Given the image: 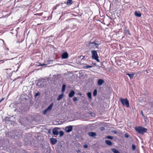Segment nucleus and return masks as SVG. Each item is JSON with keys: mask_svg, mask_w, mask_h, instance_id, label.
Returning <instances> with one entry per match:
<instances>
[{"mask_svg": "<svg viewBox=\"0 0 153 153\" xmlns=\"http://www.w3.org/2000/svg\"><path fill=\"white\" fill-rule=\"evenodd\" d=\"M100 44L96 40L93 41V39H91L86 44V46L89 49H94L98 48V46Z\"/></svg>", "mask_w": 153, "mask_h": 153, "instance_id": "1", "label": "nucleus"}, {"mask_svg": "<svg viewBox=\"0 0 153 153\" xmlns=\"http://www.w3.org/2000/svg\"><path fill=\"white\" fill-rule=\"evenodd\" d=\"M46 84V81L45 80L42 79L36 81V85L39 88H42Z\"/></svg>", "mask_w": 153, "mask_h": 153, "instance_id": "2", "label": "nucleus"}, {"mask_svg": "<svg viewBox=\"0 0 153 153\" xmlns=\"http://www.w3.org/2000/svg\"><path fill=\"white\" fill-rule=\"evenodd\" d=\"M135 130L139 133L143 134L147 131V129L142 126L137 127L135 128Z\"/></svg>", "mask_w": 153, "mask_h": 153, "instance_id": "3", "label": "nucleus"}, {"mask_svg": "<svg viewBox=\"0 0 153 153\" xmlns=\"http://www.w3.org/2000/svg\"><path fill=\"white\" fill-rule=\"evenodd\" d=\"M120 100L124 106H125L126 107H129V102L128 99L127 98L123 99L122 98H120Z\"/></svg>", "mask_w": 153, "mask_h": 153, "instance_id": "4", "label": "nucleus"}, {"mask_svg": "<svg viewBox=\"0 0 153 153\" xmlns=\"http://www.w3.org/2000/svg\"><path fill=\"white\" fill-rule=\"evenodd\" d=\"M92 53V58L93 59L95 60L98 62H99L98 59L99 56L98 55L97 51H96L93 50L91 51Z\"/></svg>", "mask_w": 153, "mask_h": 153, "instance_id": "5", "label": "nucleus"}, {"mask_svg": "<svg viewBox=\"0 0 153 153\" xmlns=\"http://www.w3.org/2000/svg\"><path fill=\"white\" fill-rule=\"evenodd\" d=\"M53 103H51L48 107L43 112V114H46L48 111H50L52 109V107L53 106Z\"/></svg>", "mask_w": 153, "mask_h": 153, "instance_id": "6", "label": "nucleus"}, {"mask_svg": "<svg viewBox=\"0 0 153 153\" xmlns=\"http://www.w3.org/2000/svg\"><path fill=\"white\" fill-rule=\"evenodd\" d=\"M72 126H69L65 127V131L67 132H70L72 131Z\"/></svg>", "mask_w": 153, "mask_h": 153, "instance_id": "7", "label": "nucleus"}, {"mask_svg": "<svg viewBox=\"0 0 153 153\" xmlns=\"http://www.w3.org/2000/svg\"><path fill=\"white\" fill-rule=\"evenodd\" d=\"M68 54L67 52H65L62 54L61 57L62 59H66L68 58Z\"/></svg>", "mask_w": 153, "mask_h": 153, "instance_id": "8", "label": "nucleus"}, {"mask_svg": "<svg viewBox=\"0 0 153 153\" xmlns=\"http://www.w3.org/2000/svg\"><path fill=\"white\" fill-rule=\"evenodd\" d=\"M104 82V81L101 79H99L97 82L98 85L99 86H101Z\"/></svg>", "mask_w": 153, "mask_h": 153, "instance_id": "9", "label": "nucleus"}, {"mask_svg": "<svg viewBox=\"0 0 153 153\" xmlns=\"http://www.w3.org/2000/svg\"><path fill=\"white\" fill-rule=\"evenodd\" d=\"M53 134L54 135H57L58 134V132L56 128H53L52 131Z\"/></svg>", "mask_w": 153, "mask_h": 153, "instance_id": "10", "label": "nucleus"}, {"mask_svg": "<svg viewBox=\"0 0 153 153\" xmlns=\"http://www.w3.org/2000/svg\"><path fill=\"white\" fill-rule=\"evenodd\" d=\"M51 141L52 144L54 145L56 143L57 140L55 138H52L51 139Z\"/></svg>", "mask_w": 153, "mask_h": 153, "instance_id": "11", "label": "nucleus"}, {"mask_svg": "<svg viewBox=\"0 0 153 153\" xmlns=\"http://www.w3.org/2000/svg\"><path fill=\"white\" fill-rule=\"evenodd\" d=\"M75 92L74 91H71L68 94V97H72L75 94Z\"/></svg>", "mask_w": 153, "mask_h": 153, "instance_id": "12", "label": "nucleus"}, {"mask_svg": "<svg viewBox=\"0 0 153 153\" xmlns=\"http://www.w3.org/2000/svg\"><path fill=\"white\" fill-rule=\"evenodd\" d=\"M88 135L90 136L94 137L96 135V134L95 132H91L88 133Z\"/></svg>", "mask_w": 153, "mask_h": 153, "instance_id": "13", "label": "nucleus"}, {"mask_svg": "<svg viewBox=\"0 0 153 153\" xmlns=\"http://www.w3.org/2000/svg\"><path fill=\"white\" fill-rule=\"evenodd\" d=\"M105 142L109 146H111L112 145V143L111 141L109 140H105Z\"/></svg>", "mask_w": 153, "mask_h": 153, "instance_id": "14", "label": "nucleus"}, {"mask_svg": "<svg viewBox=\"0 0 153 153\" xmlns=\"http://www.w3.org/2000/svg\"><path fill=\"white\" fill-rule=\"evenodd\" d=\"M126 75H128L130 79H133L134 77V74L133 73L131 74H129V73H127L126 74Z\"/></svg>", "mask_w": 153, "mask_h": 153, "instance_id": "15", "label": "nucleus"}, {"mask_svg": "<svg viewBox=\"0 0 153 153\" xmlns=\"http://www.w3.org/2000/svg\"><path fill=\"white\" fill-rule=\"evenodd\" d=\"M64 93H62V94L60 95L57 99V100H59L62 99L63 97Z\"/></svg>", "mask_w": 153, "mask_h": 153, "instance_id": "16", "label": "nucleus"}, {"mask_svg": "<svg viewBox=\"0 0 153 153\" xmlns=\"http://www.w3.org/2000/svg\"><path fill=\"white\" fill-rule=\"evenodd\" d=\"M111 151L114 153H120L118 150L114 148L112 149Z\"/></svg>", "mask_w": 153, "mask_h": 153, "instance_id": "17", "label": "nucleus"}, {"mask_svg": "<svg viewBox=\"0 0 153 153\" xmlns=\"http://www.w3.org/2000/svg\"><path fill=\"white\" fill-rule=\"evenodd\" d=\"M134 14L137 17H140L141 16V14L140 13H138L137 11L135 12Z\"/></svg>", "mask_w": 153, "mask_h": 153, "instance_id": "18", "label": "nucleus"}, {"mask_svg": "<svg viewBox=\"0 0 153 153\" xmlns=\"http://www.w3.org/2000/svg\"><path fill=\"white\" fill-rule=\"evenodd\" d=\"M66 85L65 84H63L62 86V93L65 91L66 88Z\"/></svg>", "mask_w": 153, "mask_h": 153, "instance_id": "19", "label": "nucleus"}, {"mask_svg": "<svg viewBox=\"0 0 153 153\" xmlns=\"http://www.w3.org/2000/svg\"><path fill=\"white\" fill-rule=\"evenodd\" d=\"M72 3V0H68L66 4L67 5H71Z\"/></svg>", "mask_w": 153, "mask_h": 153, "instance_id": "20", "label": "nucleus"}, {"mask_svg": "<svg viewBox=\"0 0 153 153\" xmlns=\"http://www.w3.org/2000/svg\"><path fill=\"white\" fill-rule=\"evenodd\" d=\"M87 95L89 98H91V92L88 93L87 94Z\"/></svg>", "mask_w": 153, "mask_h": 153, "instance_id": "21", "label": "nucleus"}, {"mask_svg": "<svg viewBox=\"0 0 153 153\" xmlns=\"http://www.w3.org/2000/svg\"><path fill=\"white\" fill-rule=\"evenodd\" d=\"M97 90L96 89L94 90L93 93V95L94 96H96L97 94Z\"/></svg>", "mask_w": 153, "mask_h": 153, "instance_id": "22", "label": "nucleus"}, {"mask_svg": "<svg viewBox=\"0 0 153 153\" xmlns=\"http://www.w3.org/2000/svg\"><path fill=\"white\" fill-rule=\"evenodd\" d=\"M59 134H60V136L62 137L64 135V132L63 131H59Z\"/></svg>", "mask_w": 153, "mask_h": 153, "instance_id": "23", "label": "nucleus"}, {"mask_svg": "<svg viewBox=\"0 0 153 153\" xmlns=\"http://www.w3.org/2000/svg\"><path fill=\"white\" fill-rule=\"evenodd\" d=\"M106 138L109 139H112L113 138V137L111 136H107Z\"/></svg>", "mask_w": 153, "mask_h": 153, "instance_id": "24", "label": "nucleus"}, {"mask_svg": "<svg viewBox=\"0 0 153 153\" xmlns=\"http://www.w3.org/2000/svg\"><path fill=\"white\" fill-rule=\"evenodd\" d=\"M85 57V56H83L82 55H81L80 56V58H81V60H84V58Z\"/></svg>", "mask_w": 153, "mask_h": 153, "instance_id": "25", "label": "nucleus"}, {"mask_svg": "<svg viewBox=\"0 0 153 153\" xmlns=\"http://www.w3.org/2000/svg\"><path fill=\"white\" fill-rule=\"evenodd\" d=\"M132 148L133 150H134L136 149V147L135 146L133 145L132 146Z\"/></svg>", "mask_w": 153, "mask_h": 153, "instance_id": "26", "label": "nucleus"}, {"mask_svg": "<svg viewBox=\"0 0 153 153\" xmlns=\"http://www.w3.org/2000/svg\"><path fill=\"white\" fill-rule=\"evenodd\" d=\"M125 137L126 138H128L129 137V135H128V134L127 133H126L125 134Z\"/></svg>", "mask_w": 153, "mask_h": 153, "instance_id": "27", "label": "nucleus"}, {"mask_svg": "<svg viewBox=\"0 0 153 153\" xmlns=\"http://www.w3.org/2000/svg\"><path fill=\"white\" fill-rule=\"evenodd\" d=\"M38 64H39L38 65H37L38 66H42L44 65H46L45 64H41L40 63H38Z\"/></svg>", "mask_w": 153, "mask_h": 153, "instance_id": "28", "label": "nucleus"}, {"mask_svg": "<svg viewBox=\"0 0 153 153\" xmlns=\"http://www.w3.org/2000/svg\"><path fill=\"white\" fill-rule=\"evenodd\" d=\"M40 93L39 92L36 93L35 94V96L36 97L39 95Z\"/></svg>", "mask_w": 153, "mask_h": 153, "instance_id": "29", "label": "nucleus"}, {"mask_svg": "<svg viewBox=\"0 0 153 153\" xmlns=\"http://www.w3.org/2000/svg\"><path fill=\"white\" fill-rule=\"evenodd\" d=\"M105 129V128L103 127H101L100 128V130L102 131Z\"/></svg>", "mask_w": 153, "mask_h": 153, "instance_id": "30", "label": "nucleus"}, {"mask_svg": "<svg viewBox=\"0 0 153 153\" xmlns=\"http://www.w3.org/2000/svg\"><path fill=\"white\" fill-rule=\"evenodd\" d=\"M73 100L75 102L76 101L77 98L76 97H74L73 98Z\"/></svg>", "mask_w": 153, "mask_h": 153, "instance_id": "31", "label": "nucleus"}, {"mask_svg": "<svg viewBox=\"0 0 153 153\" xmlns=\"http://www.w3.org/2000/svg\"><path fill=\"white\" fill-rule=\"evenodd\" d=\"M88 146L86 144L83 146V147L85 149H87L88 148Z\"/></svg>", "mask_w": 153, "mask_h": 153, "instance_id": "32", "label": "nucleus"}, {"mask_svg": "<svg viewBox=\"0 0 153 153\" xmlns=\"http://www.w3.org/2000/svg\"><path fill=\"white\" fill-rule=\"evenodd\" d=\"M112 132L115 134H116L117 133V131L116 130H113L112 131Z\"/></svg>", "mask_w": 153, "mask_h": 153, "instance_id": "33", "label": "nucleus"}, {"mask_svg": "<svg viewBox=\"0 0 153 153\" xmlns=\"http://www.w3.org/2000/svg\"><path fill=\"white\" fill-rule=\"evenodd\" d=\"M126 33H127L129 35H131L129 31L128 30L127 31Z\"/></svg>", "mask_w": 153, "mask_h": 153, "instance_id": "34", "label": "nucleus"}, {"mask_svg": "<svg viewBox=\"0 0 153 153\" xmlns=\"http://www.w3.org/2000/svg\"><path fill=\"white\" fill-rule=\"evenodd\" d=\"M42 13H40L39 14H35V15H38L40 16H41L42 15Z\"/></svg>", "mask_w": 153, "mask_h": 153, "instance_id": "35", "label": "nucleus"}, {"mask_svg": "<svg viewBox=\"0 0 153 153\" xmlns=\"http://www.w3.org/2000/svg\"><path fill=\"white\" fill-rule=\"evenodd\" d=\"M141 114H142V116L144 117H145V116L144 115V114H143V111H141Z\"/></svg>", "mask_w": 153, "mask_h": 153, "instance_id": "36", "label": "nucleus"}, {"mask_svg": "<svg viewBox=\"0 0 153 153\" xmlns=\"http://www.w3.org/2000/svg\"><path fill=\"white\" fill-rule=\"evenodd\" d=\"M4 99V98H2L0 100V102H1Z\"/></svg>", "mask_w": 153, "mask_h": 153, "instance_id": "37", "label": "nucleus"}, {"mask_svg": "<svg viewBox=\"0 0 153 153\" xmlns=\"http://www.w3.org/2000/svg\"><path fill=\"white\" fill-rule=\"evenodd\" d=\"M18 68L17 69V70H16V71H12V72H10L11 73H13V72H16L18 70Z\"/></svg>", "mask_w": 153, "mask_h": 153, "instance_id": "38", "label": "nucleus"}, {"mask_svg": "<svg viewBox=\"0 0 153 153\" xmlns=\"http://www.w3.org/2000/svg\"><path fill=\"white\" fill-rule=\"evenodd\" d=\"M83 67H92V66H89V65H86V66H84Z\"/></svg>", "mask_w": 153, "mask_h": 153, "instance_id": "39", "label": "nucleus"}, {"mask_svg": "<svg viewBox=\"0 0 153 153\" xmlns=\"http://www.w3.org/2000/svg\"><path fill=\"white\" fill-rule=\"evenodd\" d=\"M76 152H80V151L79 150H77Z\"/></svg>", "mask_w": 153, "mask_h": 153, "instance_id": "40", "label": "nucleus"}, {"mask_svg": "<svg viewBox=\"0 0 153 153\" xmlns=\"http://www.w3.org/2000/svg\"><path fill=\"white\" fill-rule=\"evenodd\" d=\"M48 19H51V17H50V18H49V17H48Z\"/></svg>", "mask_w": 153, "mask_h": 153, "instance_id": "41", "label": "nucleus"}, {"mask_svg": "<svg viewBox=\"0 0 153 153\" xmlns=\"http://www.w3.org/2000/svg\"><path fill=\"white\" fill-rule=\"evenodd\" d=\"M6 70H10V68H9V69H6Z\"/></svg>", "mask_w": 153, "mask_h": 153, "instance_id": "42", "label": "nucleus"}, {"mask_svg": "<svg viewBox=\"0 0 153 153\" xmlns=\"http://www.w3.org/2000/svg\"><path fill=\"white\" fill-rule=\"evenodd\" d=\"M143 101H144V100L143 99Z\"/></svg>", "mask_w": 153, "mask_h": 153, "instance_id": "43", "label": "nucleus"}, {"mask_svg": "<svg viewBox=\"0 0 153 153\" xmlns=\"http://www.w3.org/2000/svg\"><path fill=\"white\" fill-rule=\"evenodd\" d=\"M88 68L87 67H86V68Z\"/></svg>", "mask_w": 153, "mask_h": 153, "instance_id": "44", "label": "nucleus"}, {"mask_svg": "<svg viewBox=\"0 0 153 153\" xmlns=\"http://www.w3.org/2000/svg\"><path fill=\"white\" fill-rule=\"evenodd\" d=\"M1 64V63L0 62V64Z\"/></svg>", "mask_w": 153, "mask_h": 153, "instance_id": "45", "label": "nucleus"}, {"mask_svg": "<svg viewBox=\"0 0 153 153\" xmlns=\"http://www.w3.org/2000/svg\"><path fill=\"white\" fill-rule=\"evenodd\" d=\"M1 102H0V103Z\"/></svg>", "mask_w": 153, "mask_h": 153, "instance_id": "46", "label": "nucleus"}]
</instances>
